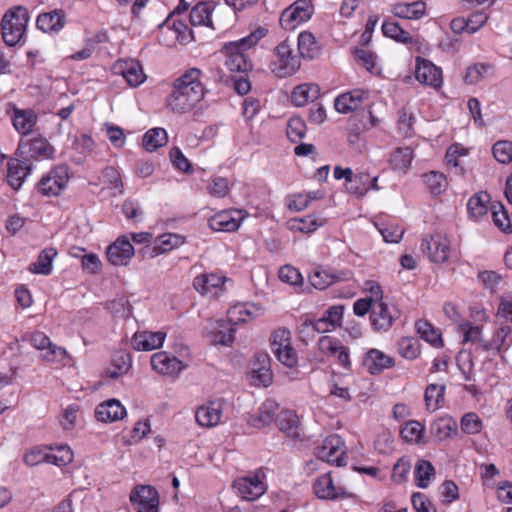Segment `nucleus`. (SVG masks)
I'll list each match as a JSON object with an SVG mask.
<instances>
[{
    "instance_id": "obj_62",
    "label": "nucleus",
    "mask_w": 512,
    "mask_h": 512,
    "mask_svg": "<svg viewBox=\"0 0 512 512\" xmlns=\"http://www.w3.org/2000/svg\"><path fill=\"white\" fill-rule=\"evenodd\" d=\"M289 8L298 16V23L310 19L313 11L312 5L308 0H297Z\"/></svg>"
},
{
    "instance_id": "obj_26",
    "label": "nucleus",
    "mask_w": 512,
    "mask_h": 512,
    "mask_svg": "<svg viewBox=\"0 0 512 512\" xmlns=\"http://www.w3.org/2000/svg\"><path fill=\"white\" fill-rule=\"evenodd\" d=\"M252 377L258 380L259 384L267 387L272 381L270 369V357L266 353H257L251 367Z\"/></svg>"
},
{
    "instance_id": "obj_51",
    "label": "nucleus",
    "mask_w": 512,
    "mask_h": 512,
    "mask_svg": "<svg viewBox=\"0 0 512 512\" xmlns=\"http://www.w3.org/2000/svg\"><path fill=\"white\" fill-rule=\"evenodd\" d=\"M369 176L367 174H357L350 180L348 179L347 183H345L346 190L353 195L361 197L367 193L369 190L368 183Z\"/></svg>"
},
{
    "instance_id": "obj_55",
    "label": "nucleus",
    "mask_w": 512,
    "mask_h": 512,
    "mask_svg": "<svg viewBox=\"0 0 512 512\" xmlns=\"http://www.w3.org/2000/svg\"><path fill=\"white\" fill-rule=\"evenodd\" d=\"M104 181L109 185L110 189H114L117 193L122 194L124 185L119 171L113 167L108 166L103 170Z\"/></svg>"
},
{
    "instance_id": "obj_32",
    "label": "nucleus",
    "mask_w": 512,
    "mask_h": 512,
    "mask_svg": "<svg viewBox=\"0 0 512 512\" xmlns=\"http://www.w3.org/2000/svg\"><path fill=\"white\" fill-rule=\"evenodd\" d=\"M132 366V360L129 353L124 351L116 352L111 360V365L105 371L107 377L117 379L128 373Z\"/></svg>"
},
{
    "instance_id": "obj_48",
    "label": "nucleus",
    "mask_w": 512,
    "mask_h": 512,
    "mask_svg": "<svg viewBox=\"0 0 512 512\" xmlns=\"http://www.w3.org/2000/svg\"><path fill=\"white\" fill-rule=\"evenodd\" d=\"M424 182L433 195H440L446 187V178L442 173L431 171L423 175Z\"/></svg>"
},
{
    "instance_id": "obj_33",
    "label": "nucleus",
    "mask_w": 512,
    "mask_h": 512,
    "mask_svg": "<svg viewBox=\"0 0 512 512\" xmlns=\"http://www.w3.org/2000/svg\"><path fill=\"white\" fill-rule=\"evenodd\" d=\"M195 418L199 425L203 427H213L220 421L221 407L214 402L201 406L197 409Z\"/></svg>"
},
{
    "instance_id": "obj_36",
    "label": "nucleus",
    "mask_w": 512,
    "mask_h": 512,
    "mask_svg": "<svg viewBox=\"0 0 512 512\" xmlns=\"http://www.w3.org/2000/svg\"><path fill=\"white\" fill-rule=\"evenodd\" d=\"M57 256V250L53 247L42 250L37 258L29 266V270L35 274L49 275L53 267V259Z\"/></svg>"
},
{
    "instance_id": "obj_30",
    "label": "nucleus",
    "mask_w": 512,
    "mask_h": 512,
    "mask_svg": "<svg viewBox=\"0 0 512 512\" xmlns=\"http://www.w3.org/2000/svg\"><path fill=\"white\" fill-rule=\"evenodd\" d=\"M209 227L214 231L232 232L240 226V220L229 211H221L208 220Z\"/></svg>"
},
{
    "instance_id": "obj_39",
    "label": "nucleus",
    "mask_w": 512,
    "mask_h": 512,
    "mask_svg": "<svg viewBox=\"0 0 512 512\" xmlns=\"http://www.w3.org/2000/svg\"><path fill=\"white\" fill-rule=\"evenodd\" d=\"M490 199V195L484 191H480L471 196L467 203L469 216L477 219L485 215L489 210L488 204Z\"/></svg>"
},
{
    "instance_id": "obj_40",
    "label": "nucleus",
    "mask_w": 512,
    "mask_h": 512,
    "mask_svg": "<svg viewBox=\"0 0 512 512\" xmlns=\"http://www.w3.org/2000/svg\"><path fill=\"white\" fill-rule=\"evenodd\" d=\"M430 432L438 441H442L452 432H457V423L451 417H441L431 423Z\"/></svg>"
},
{
    "instance_id": "obj_19",
    "label": "nucleus",
    "mask_w": 512,
    "mask_h": 512,
    "mask_svg": "<svg viewBox=\"0 0 512 512\" xmlns=\"http://www.w3.org/2000/svg\"><path fill=\"white\" fill-rule=\"evenodd\" d=\"M152 368L163 375H175L184 368L182 361L166 352H157L151 357Z\"/></svg>"
},
{
    "instance_id": "obj_8",
    "label": "nucleus",
    "mask_w": 512,
    "mask_h": 512,
    "mask_svg": "<svg viewBox=\"0 0 512 512\" xmlns=\"http://www.w3.org/2000/svg\"><path fill=\"white\" fill-rule=\"evenodd\" d=\"M421 250L434 263H444L450 254V242L441 234H433L425 237L421 243Z\"/></svg>"
},
{
    "instance_id": "obj_31",
    "label": "nucleus",
    "mask_w": 512,
    "mask_h": 512,
    "mask_svg": "<svg viewBox=\"0 0 512 512\" xmlns=\"http://www.w3.org/2000/svg\"><path fill=\"white\" fill-rule=\"evenodd\" d=\"M65 24V13L63 10H54L48 13H42L38 16L36 25L44 31H59Z\"/></svg>"
},
{
    "instance_id": "obj_37",
    "label": "nucleus",
    "mask_w": 512,
    "mask_h": 512,
    "mask_svg": "<svg viewBox=\"0 0 512 512\" xmlns=\"http://www.w3.org/2000/svg\"><path fill=\"white\" fill-rule=\"evenodd\" d=\"M320 46L311 32L304 31L298 37V51L303 58L312 60L320 54Z\"/></svg>"
},
{
    "instance_id": "obj_46",
    "label": "nucleus",
    "mask_w": 512,
    "mask_h": 512,
    "mask_svg": "<svg viewBox=\"0 0 512 512\" xmlns=\"http://www.w3.org/2000/svg\"><path fill=\"white\" fill-rule=\"evenodd\" d=\"M413 151L409 147H399L391 154L390 163L395 170H405L411 164Z\"/></svg>"
},
{
    "instance_id": "obj_56",
    "label": "nucleus",
    "mask_w": 512,
    "mask_h": 512,
    "mask_svg": "<svg viewBox=\"0 0 512 512\" xmlns=\"http://www.w3.org/2000/svg\"><path fill=\"white\" fill-rule=\"evenodd\" d=\"M410 469V460L405 457L400 458L393 466L392 480L398 484L405 482Z\"/></svg>"
},
{
    "instance_id": "obj_6",
    "label": "nucleus",
    "mask_w": 512,
    "mask_h": 512,
    "mask_svg": "<svg viewBox=\"0 0 512 512\" xmlns=\"http://www.w3.org/2000/svg\"><path fill=\"white\" fill-rule=\"evenodd\" d=\"M272 351L285 366L293 368L298 363L295 349L291 345V333L288 329H278L271 336Z\"/></svg>"
},
{
    "instance_id": "obj_61",
    "label": "nucleus",
    "mask_w": 512,
    "mask_h": 512,
    "mask_svg": "<svg viewBox=\"0 0 512 512\" xmlns=\"http://www.w3.org/2000/svg\"><path fill=\"white\" fill-rule=\"evenodd\" d=\"M341 345L342 344L339 340L330 336H322L318 340L319 351L330 356H336Z\"/></svg>"
},
{
    "instance_id": "obj_27",
    "label": "nucleus",
    "mask_w": 512,
    "mask_h": 512,
    "mask_svg": "<svg viewBox=\"0 0 512 512\" xmlns=\"http://www.w3.org/2000/svg\"><path fill=\"white\" fill-rule=\"evenodd\" d=\"M394 16L403 19H420L425 15L426 4L423 0L412 3H397L391 9Z\"/></svg>"
},
{
    "instance_id": "obj_63",
    "label": "nucleus",
    "mask_w": 512,
    "mask_h": 512,
    "mask_svg": "<svg viewBox=\"0 0 512 512\" xmlns=\"http://www.w3.org/2000/svg\"><path fill=\"white\" fill-rule=\"evenodd\" d=\"M252 316L253 312L246 305H235L228 311L229 322H247Z\"/></svg>"
},
{
    "instance_id": "obj_28",
    "label": "nucleus",
    "mask_w": 512,
    "mask_h": 512,
    "mask_svg": "<svg viewBox=\"0 0 512 512\" xmlns=\"http://www.w3.org/2000/svg\"><path fill=\"white\" fill-rule=\"evenodd\" d=\"M366 92L355 89L351 92L343 93L335 99V109L340 113H348L358 109L364 99Z\"/></svg>"
},
{
    "instance_id": "obj_60",
    "label": "nucleus",
    "mask_w": 512,
    "mask_h": 512,
    "mask_svg": "<svg viewBox=\"0 0 512 512\" xmlns=\"http://www.w3.org/2000/svg\"><path fill=\"white\" fill-rule=\"evenodd\" d=\"M279 278L281 281L290 285H300L303 282L301 273L290 265H284L279 270Z\"/></svg>"
},
{
    "instance_id": "obj_18",
    "label": "nucleus",
    "mask_w": 512,
    "mask_h": 512,
    "mask_svg": "<svg viewBox=\"0 0 512 512\" xmlns=\"http://www.w3.org/2000/svg\"><path fill=\"white\" fill-rule=\"evenodd\" d=\"M363 366L371 375H377L393 367L394 359L378 349H370L363 359Z\"/></svg>"
},
{
    "instance_id": "obj_29",
    "label": "nucleus",
    "mask_w": 512,
    "mask_h": 512,
    "mask_svg": "<svg viewBox=\"0 0 512 512\" xmlns=\"http://www.w3.org/2000/svg\"><path fill=\"white\" fill-rule=\"evenodd\" d=\"M347 276V272L332 273L327 270L316 269L309 276V281L314 288L324 290L336 282L347 280Z\"/></svg>"
},
{
    "instance_id": "obj_3",
    "label": "nucleus",
    "mask_w": 512,
    "mask_h": 512,
    "mask_svg": "<svg viewBox=\"0 0 512 512\" xmlns=\"http://www.w3.org/2000/svg\"><path fill=\"white\" fill-rule=\"evenodd\" d=\"M29 20L28 10L15 6L2 16V41L8 46H15L23 38Z\"/></svg>"
},
{
    "instance_id": "obj_16",
    "label": "nucleus",
    "mask_w": 512,
    "mask_h": 512,
    "mask_svg": "<svg viewBox=\"0 0 512 512\" xmlns=\"http://www.w3.org/2000/svg\"><path fill=\"white\" fill-rule=\"evenodd\" d=\"M114 71L117 74H121L132 87L139 86L146 78L139 61L133 59L118 61L114 65Z\"/></svg>"
},
{
    "instance_id": "obj_50",
    "label": "nucleus",
    "mask_w": 512,
    "mask_h": 512,
    "mask_svg": "<svg viewBox=\"0 0 512 512\" xmlns=\"http://www.w3.org/2000/svg\"><path fill=\"white\" fill-rule=\"evenodd\" d=\"M445 392L444 385L430 384L427 386L425 390V403L427 409L432 408V410H436L439 407L440 401L443 399Z\"/></svg>"
},
{
    "instance_id": "obj_11",
    "label": "nucleus",
    "mask_w": 512,
    "mask_h": 512,
    "mask_svg": "<svg viewBox=\"0 0 512 512\" xmlns=\"http://www.w3.org/2000/svg\"><path fill=\"white\" fill-rule=\"evenodd\" d=\"M343 442L338 435L328 436L321 446L316 449V456L322 461L336 463L337 466L344 465V451H340Z\"/></svg>"
},
{
    "instance_id": "obj_52",
    "label": "nucleus",
    "mask_w": 512,
    "mask_h": 512,
    "mask_svg": "<svg viewBox=\"0 0 512 512\" xmlns=\"http://www.w3.org/2000/svg\"><path fill=\"white\" fill-rule=\"evenodd\" d=\"M424 431L423 425L418 421H408L405 426L401 429V436L407 442L419 443L422 438Z\"/></svg>"
},
{
    "instance_id": "obj_4",
    "label": "nucleus",
    "mask_w": 512,
    "mask_h": 512,
    "mask_svg": "<svg viewBox=\"0 0 512 512\" xmlns=\"http://www.w3.org/2000/svg\"><path fill=\"white\" fill-rule=\"evenodd\" d=\"M276 60L271 63L272 72L279 78L294 74L300 67V59L293 54L287 41H283L275 48Z\"/></svg>"
},
{
    "instance_id": "obj_43",
    "label": "nucleus",
    "mask_w": 512,
    "mask_h": 512,
    "mask_svg": "<svg viewBox=\"0 0 512 512\" xmlns=\"http://www.w3.org/2000/svg\"><path fill=\"white\" fill-rule=\"evenodd\" d=\"M414 474L417 486L427 488L431 478L435 475V469L430 461L420 459L417 461Z\"/></svg>"
},
{
    "instance_id": "obj_54",
    "label": "nucleus",
    "mask_w": 512,
    "mask_h": 512,
    "mask_svg": "<svg viewBox=\"0 0 512 512\" xmlns=\"http://www.w3.org/2000/svg\"><path fill=\"white\" fill-rule=\"evenodd\" d=\"M493 155L495 159L503 164L512 162V142L501 140L493 145Z\"/></svg>"
},
{
    "instance_id": "obj_64",
    "label": "nucleus",
    "mask_w": 512,
    "mask_h": 512,
    "mask_svg": "<svg viewBox=\"0 0 512 512\" xmlns=\"http://www.w3.org/2000/svg\"><path fill=\"white\" fill-rule=\"evenodd\" d=\"M411 501L416 512H436L432 502L423 493H414Z\"/></svg>"
},
{
    "instance_id": "obj_12",
    "label": "nucleus",
    "mask_w": 512,
    "mask_h": 512,
    "mask_svg": "<svg viewBox=\"0 0 512 512\" xmlns=\"http://www.w3.org/2000/svg\"><path fill=\"white\" fill-rule=\"evenodd\" d=\"M21 155L28 159H48L54 153V147L43 137H35L26 141H21L18 146Z\"/></svg>"
},
{
    "instance_id": "obj_25",
    "label": "nucleus",
    "mask_w": 512,
    "mask_h": 512,
    "mask_svg": "<svg viewBox=\"0 0 512 512\" xmlns=\"http://www.w3.org/2000/svg\"><path fill=\"white\" fill-rule=\"evenodd\" d=\"M31 172V164L14 159L8 162L7 182L15 191L19 190L25 178Z\"/></svg>"
},
{
    "instance_id": "obj_10",
    "label": "nucleus",
    "mask_w": 512,
    "mask_h": 512,
    "mask_svg": "<svg viewBox=\"0 0 512 512\" xmlns=\"http://www.w3.org/2000/svg\"><path fill=\"white\" fill-rule=\"evenodd\" d=\"M399 310L392 306L391 308L383 301L375 302L370 314L371 324L377 331H387L393 322L399 318Z\"/></svg>"
},
{
    "instance_id": "obj_2",
    "label": "nucleus",
    "mask_w": 512,
    "mask_h": 512,
    "mask_svg": "<svg viewBox=\"0 0 512 512\" xmlns=\"http://www.w3.org/2000/svg\"><path fill=\"white\" fill-rule=\"evenodd\" d=\"M245 44H241V41L230 42L225 44L224 51L227 59L225 66L230 72H239L240 75H226L222 70H218L219 81L225 83L227 86L233 87L234 90L240 94L245 95L251 89V83L246 75L248 71L252 70V63L248 61L247 56L244 53Z\"/></svg>"
},
{
    "instance_id": "obj_14",
    "label": "nucleus",
    "mask_w": 512,
    "mask_h": 512,
    "mask_svg": "<svg viewBox=\"0 0 512 512\" xmlns=\"http://www.w3.org/2000/svg\"><path fill=\"white\" fill-rule=\"evenodd\" d=\"M159 244L154 246H145L138 251L142 258H154L160 254L166 253L184 243V237L177 234L166 233L158 237Z\"/></svg>"
},
{
    "instance_id": "obj_22",
    "label": "nucleus",
    "mask_w": 512,
    "mask_h": 512,
    "mask_svg": "<svg viewBox=\"0 0 512 512\" xmlns=\"http://www.w3.org/2000/svg\"><path fill=\"white\" fill-rule=\"evenodd\" d=\"M207 330L211 335V342L213 344L229 345L234 340L233 333L235 332V329L231 326V322H229V320L211 321Z\"/></svg>"
},
{
    "instance_id": "obj_5",
    "label": "nucleus",
    "mask_w": 512,
    "mask_h": 512,
    "mask_svg": "<svg viewBox=\"0 0 512 512\" xmlns=\"http://www.w3.org/2000/svg\"><path fill=\"white\" fill-rule=\"evenodd\" d=\"M69 181V167L58 165L44 175L37 184L38 192L46 197L58 196Z\"/></svg>"
},
{
    "instance_id": "obj_35",
    "label": "nucleus",
    "mask_w": 512,
    "mask_h": 512,
    "mask_svg": "<svg viewBox=\"0 0 512 512\" xmlns=\"http://www.w3.org/2000/svg\"><path fill=\"white\" fill-rule=\"evenodd\" d=\"M320 95L317 84L305 83L295 87L291 94V101L296 106H304L309 101L313 102Z\"/></svg>"
},
{
    "instance_id": "obj_58",
    "label": "nucleus",
    "mask_w": 512,
    "mask_h": 512,
    "mask_svg": "<svg viewBox=\"0 0 512 512\" xmlns=\"http://www.w3.org/2000/svg\"><path fill=\"white\" fill-rule=\"evenodd\" d=\"M461 428L467 434H477L482 429L481 419L475 413H467L461 419Z\"/></svg>"
},
{
    "instance_id": "obj_44",
    "label": "nucleus",
    "mask_w": 512,
    "mask_h": 512,
    "mask_svg": "<svg viewBox=\"0 0 512 512\" xmlns=\"http://www.w3.org/2000/svg\"><path fill=\"white\" fill-rule=\"evenodd\" d=\"M382 32L386 37L392 38L400 43H411L412 37L397 22L386 20L382 25Z\"/></svg>"
},
{
    "instance_id": "obj_24",
    "label": "nucleus",
    "mask_w": 512,
    "mask_h": 512,
    "mask_svg": "<svg viewBox=\"0 0 512 512\" xmlns=\"http://www.w3.org/2000/svg\"><path fill=\"white\" fill-rule=\"evenodd\" d=\"M126 414L125 408L116 399H109L99 404L95 416L101 422H113L122 419Z\"/></svg>"
},
{
    "instance_id": "obj_7",
    "label": "nucleus",
    "mask_w": 512,
    "mask_h": 512,
    "mask_svg": "<svg viewBox=\"0 0 512 512\" xmlns=\"http://www.w3.org/2000/svg\"><path fill=\"white\" fill-rule=\"evenodd\" d=\"M132 505L137 512H159V495L150 485H137L130 493Z\"/></svg>"
},
{
    "instance_id": "obj_59",
    "label": "nucleus",
    "mask_w": 512,
    "mask_h": 512,
    "mask_svg": "<svg viewBox=\"0 0 512 512\" xmlns=\"http://www.w3.org/2000/svg\"><path fill=\"white\" fill-rule=\"evenodd\" d=\"M399 351L407 359H414L420 353V346L413 338H402L399 342Z\"/></svg>"
},
{
    "instance_id": "obj_13",
    "label": "nucleus",
    "mask_w": 512,
    "mask_h": 512,
    "mask_svg": "<svg viewBox=\"0 0 512 512\" xmlns=\"http://www.w3.org/2000/svg\"><path fill=\"white\" fill-rule=\"evenodd\" d=\"M233 488L238 495L248 501L259 498L266 491L265 484L256 475L236 479L233 482Z\"/></svg>"
},
{
    "instance_id": "obj_1",
    "label": "nucleus",
    "mask_w": 512,
    "mask_h": 512,
    "mask_svg": "<svg viewBox=\"0 0 512 512\" xmlns=\"http://www.w3.org/2000/svg\"><path fill=\"white\" fill-rule=\"evenodd\" d=\"M201 76L200 69L190 68L174 81L173 91L168 98V107L173 112L187 113L203 99L206 90Z\"/></svg>"
},
{
    "instance_id": "obj_45",
    "label": "nucleus",
    "mask_w": 512,
    "mask_h": 512,
    "mask_svg": "<svg viewBox=\"0 0 512 512\" xmlns=\"http://www.w3.org/2000/svg\"><path fill=\"white\" fill-rule=\"evenodd\" d=\"M416 329L418 334L425 341L439 346L442 345L441 334L435 329L431 323L426 320H419L416 322Z\"/></svg>"
},
{
    "instance_id": "obj_20",
    "label": "nucleus",
    "mask_w": 512,
    "mask_h": 512,
    "mask_svg": "<svg viewBox=\"0 0 512 512\" xmlns=\"http://www.w3.org/2000/svg\"><path fill=\"white\" fill-rule=\"evenodd\" d=\"M29 340L36 349L46 350L43 359L48 362H54L58 356L63 357L66 355V350L53 344L43 332L36 331L32 333Z\"/></svg>"
},
{
    "instance_id": "obj_34",
    "label": "nucleus",
    "mask_w": 512,
    "mask_h": 512,
    "mask_svg": "<svg viewBox=\"0 0 512 512\" xmlns=\"http://www.w3.org/2000/svg\"><path fill=\"white\" fill-rule=\"evenodd\" d=\"M214 6L212 2H199L192 7L189 14V21L192 26H207L213 28L211 13Z\"/></svg>"
},
{
    "instance_id": "obj_49",
    "label": "nucleus",
    "mask_w": 512,
    "mask_h": 512,
    "mask_svg": "<svg viewBox=\"0 0 512 512\" xmlns=\"http://www.w3.org/2000/svg\"><path fill=\"white\" fill-rule=\"evenodd\" d=\"M490 209L492 211L494 224L503 232H508V230L511 229V223L504 205L498 202L496 204H492Z\"/></svg>"
},
{
    "instance_id": "obj_15",
    "label": "nucleus",
    "mask_w": 512,
    "mask_h": 512,
    "mask_svg": "<svg viewBox=\"0 0 512 512\" xmlns=\"http://www.w3.org/2000/svg\"><path fill=\"white\" fill-rule=\"evenodd\" d=\"M416 79L425 85L439 88L442 85V71L432 62L417 57V67L415 71Z\"/></svg>"
},
{
    "instance_id": "obj_41",
    "label": "nucleus",
    "mask_w": 512,
    "mask_h": 512,
    "mask_svg": "<svg viewBox=\"0 0 512 512\" xmlns=\"http://www.w3.org/2000/svg\"><path fill=\"white\" fill-rule=\"evenodd\" d=\"M168 141V136L163 128H154L147 131L143 137V147L148 152H153L164 146Z\"/></svg>"
},
{
    "instance_id": "obj_57",
    "label": "nucleus",
    "mask_w": 512,
    "mask_h": 512,
    "mask_svg": "<svg viewBox=\"0 0 512 512\" xmlns=\"http://www.w3.org/2000/svg\"><path fill=\"white\" fill-rule=\"evenodd\" d=\"M277 409L278 405L274 401L268 400L264 402L259 409V414L256 420L263 425L270 424L272 421H275Z\"/></svg>"
},
{
    "instance_id": "obj_17",
    "label": "nucleus",
    "mask_w": 512,
    "mask_h": 512,
    "mask_svg": "<svg viewBox=\"0 0 512 512\" xmlns=\"http://www.w3.org/2000/svg\"><path fill=\"white\" fill-rule=\"evenodd\" d=\"M12 113L10 115L14 128L22 135L31 133L37 123L38 116L31 109H19L10 106Z\"/></svg>"
},
{
    "instance_id": "obj_42",
    "label": "nucleus",
    "mask_w": 512,
    "mask_h": 512,
    "mask_svg": "<svg viewBox=\"0 0 512 512\" xmlns=\"http://www.w3.org/2000/svg\"><path fill=\"white\" fill-rule=\"evenodd\" d=\"M315 495L320 499H336L339 493L333 485L332 478L329 475L319 477L313 485Z\"/></svg>"
},
{
    "instance_id": "obj_23",
    "label": "nucleus",
    "mask_w": 512,
    "mask_h": 512,
    "mask_svg": "<svg viewBox=\"0 0 512 512\" xmlns=\"http://www.w3.org/2000/svg\"><path fill=\"white\" fill-rule=\"evenodd\" d=\"M166 334L164 332H139L132 338V346L139 351H150L162 346Z\"/></svg>"
},
{
    "instance_id": "obj_47",
    "label": "nucleus",
    "mask_w": 512,
    "mask_h": 512,
    "mask_svg": "<svg viewBox=\"0 0 512 512\" xmlns=\"http://www.w3.org/2000/svg\"><path fill=\"white\" fill-rule=\"evenodd\" d=\"M492 73V66L478 63L467 68L464 81L467 84H475Z\"/></svg>"
},
{
    "instance_id": "obj_21",
    "label": "nucleus",
    "mask_w": 512,
    "mask_h": 512,
    "mask_svg": "<svg viewBox=\"0 0 512 512\" xmlns=\"http://www.w3.org/2000/svg\"><path fill=\"white\" fill-rule=\"evenodd\" d=\"M275 423L279 430L286 436L299 439L301 437V429L299 426V418L292 410H282L277 413Z\"/></svg>"
},
{
    "instance_id": "obj_9",
    "label": "nucleus",
    "mask_w": 512,
    "mask_h": 512,
    "mask_svg": "<svg viewBox=\"0 0 512 512\" xmlns=\"http://www.w3.org/2000/svg\"><path fill=\"white\" fill-rule=\"evenodd\" d=\"M135 254V249L126 235L119 236L107 248L108 261L115 266H126Z\"/></svg>"
},
{
    "instance_id": "obj_38",
    "label": "nucleus",
    "mask_w": 512,
    "mask_h": 512,
    "mask_svg": "<svg viewBox=\"0 0 512 512\" xmlns=\"http://www.w3.org/2000/svg\"><path fill=\"white\" fill-rule=\"evenodd\" d=\"M226 278L215 273L201 274L193 281L194 288L202 295L212 292L224 284Z\"/></svg>"
},
{
    "instance_id": "obj_53",
    "label": "nucleus",
    "mask_w": 512,
    "mask_h": 512,
    "mask_svg": "<svg viewBox=\"0 0 512 512\" xmlns=\"http://www.w3.org/2000/svg\"><path fill=\"white\" fill-rule=\"evenodd\" d=\"M306 124L300 117H292L287 123V137L292 142H297L306 134Z\"/></svg>"
}]
</instances>
